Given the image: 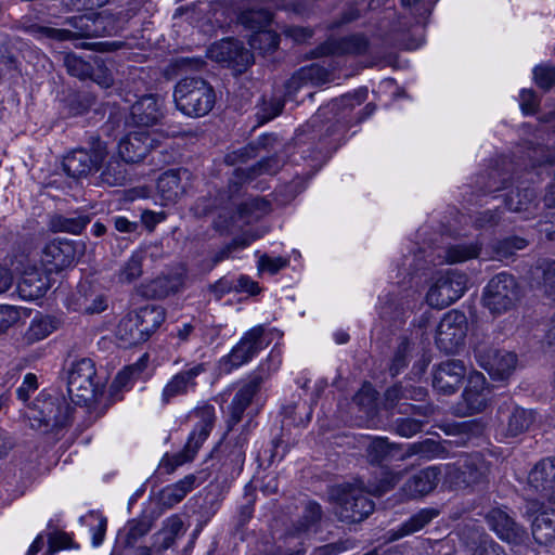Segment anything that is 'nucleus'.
Instances as JSON below:
<instances>
[{
    "instance_id": "obj_5",
    "label": "nucleus",
    "mask_w": 555,
    "mask_h": 555,
    "mask_svg": "<svg viewBox=\"0 0 555 555\" xmlns=\"http://www.w3.org/2000/svg\"><path fill=\"white\" fill-rule=\"evenodd\" d=\"M363 482L343 485L333 491L336 500L335 514L341 521L360 522L374 511V502L367 498Z\"/></svg>"
},
{
    "instance_id": "obj_23",
    "label": "nucleus",
    "mask_w": 555,
    "mask_h": 555,
    "mask_svg": "<svg viewBox=\"0 0 555 555\" xmlns=\"http://www.w3.org/2000/svg\"><path fill=\"white\" fill-rule=\"evenodd\" d=\"M528 483L542 498L555 503V457L538 462L529 473Z\"/></svg>"
},
{
    "instance_id": "obj_21",
    "label": "nucleus",
    "mask_w": 555,
    "mask_h": 555,
    "mask_svg": "<svg viewBox=\"0 0 555 555\" xmlns=\"http://www.w3.org/2000/svg\"><path fill=\"white\" fill-rule=\"evenodd\" d=\"M486 520L489 527L503 541L519 544L527 538V531L502 508L496 507L489 511L486 515Z\"/></svg>"
},
{
    "instance_id": "obj_54",
    "label": "nucleus",
    "mask_w": 555,
    "mask_h": 555,
    "mask_svg": "<svg viewBox=\"0 0 555 555\" xmlns=\"http://www.w3.org/2000/svg\"><path fill=\"white\" fill-rule=\"evenodd\" d=\"M143 256L139 253L133 254L121 267L118 278L122 283H131L142 275Z\"/></svg>"
},
{
    "instance_id": "obj_33",
    "label": "nucleus",
    "mask_w": 555,
    "mask_h": 555,
    "mask_svg": "<svg viewBox=\"0 0 555 555\" xmlns=\"http://www.w3.org/2000/svg\"><path fill=\"white\" fill-rule=\"evenodd\" d=\"M440 512L434 507L422 508L402 522L398 529L388 532L389 541H397L424 529L429 522L439 516Z\"/></svg>"
},
{
    "instance_id": "obj_26",
    "label": "nucleus",
    "mask_w": 555,
    "mask_h": 555,
    "mask_svg": "<svg viewBox=\"0 0 555 555\" xmlns=\"http://www.w3.org/2000/svg\"><path fill=\"white\" fill-rule=\"evenodd\" d=\"M185 284V276L183 273H172L168 275H158L155 279L143 283L139 292L149 299H164L170 295L180 292Z\"/></svg>"
},
{
    "instance_id": "obj_41",
    "label": "nucleus",
    "mask_w": 555,
    "mask_h": 555,
    "mask_svg": "<svg viewBox=\"0 0 555 555\" xmlns=\"http://www.w3.org/2000/svg\"><path fill=\"white\" fill-rule=\"evenodd\" d=\"M505 206L515 212L530 211L537 207V192L533 188L517 189L505 196Z\"/></svg>"
},
{
    "instance_id": "obj_43",
    "label": "nucleus",
    "mask_w": 555,
    "mask_h": 555,
    "mask_svg": "<svg viewBox=\"0 0 555 555\" xmlns=\"http://www.w3.org/2000/svg\"><path fill=\"white\" fill-rule=\"evenodd\" d=\"M443 447L440 442L434 439H425L408 446V448L400 453L398 461H405L414 455L425 459L438 457L443 453Z\"/></svg>"
},
{
    "instance_id": "obj_48",
    "label": "nucleus",
    "mask_w": 555,
    "mask_h": 555,
    "mask_svg": "<svg viewBox=\"0 0 555 555\" xmlns=\"http://www.w3.org/2000/svg\"><path fill=\"white\" fill-rule=\"evenodd\" d=\"M527 245L528 242L525 238L511 236L495 242L492 245V250L496 259L503 260L513 257L517 250L524 249Z\"/></svg>"
},
{
    "instance_id": "obj_61",
    "label": "nucleus",
    "mask_w": 555,
    "mask_h": 555,
    "mask_svg": "<svg viewBox=\"0 0 555 555\" xmlns=\"http://www.w3.org/2000/svg\"><path fill=\"white\" fill-rule=\"evenodd\" d=\"M501 216L498 210H485L478 212L474 218V225L477 229H491L499 224Z\"/></svg>"
},
{
    "instance_id": "obj_6",
    "label": "nucleus",
    "mask_w": 555,
    "mask_h": 555,
    "mask_svg": "<svg viewBox=\"0 0 555 555\" xmlns=\"http://www.w3.org/2000/svg\"><path fill=\"white\" fill-rule=\"evenodd\" d=\"M520 299V288L516 279L502 272L494 275L482 294L483 306L493 315H501L514 309Z\"/></svg>"
},
{
    "instance_id": "obj_18",
    "label": "nucleus",
    "mask_w": 555,
    "mask_h": 555,
    "mask_svg": "<svg viewBox=\"0 0 555 555\" xmlns=\"http://www.w3.org/2000/svg\"><path fill=\"white\" fill-rule=\"evenodd\" d=\"M475 356L480 366L498 379L507 378L515 370L517 356L514 352L492 347L477 346Z\"/></svg>"
},
{
    "instance_id": "obj_56",
    "label": "nucleus",
    "mask_w": 555,
    "mask_h": 555,
    "mask_svg": "<svg viewBox=\"0 0 555 555\" xmlns=\"http://www.w3.org/2000/svg\"><path fill=\"white\" fill-rule=\"evenodd\" d=\"M284 108V102L281 99H271L270 101H263L257 112V118L259 124H264L282 113Z\"/></svg>"
},
{
    "instance_id": "obj_53",
    "label": "nucleus",
    "mask_w": 555,
    "mask_h": 555,
    "mask_svg": "<svg viewBox=\"0 0 555 555\" xmlns=\"http://www.w3.org/2000/svg\"><path fill=\"white\" fill-rule=\"evenodd\" d=\"M55 326L49 318L34 319L28 327L25 337L28 343L39 341L50 335Z\"/></svg>"
},
{
    "instance_id": "obj_58",
    "label": "nucleus",
    "mask_w": 555,
    "mask_h": 555,
    "mask_svg": "<svg viewBox=\"0 0 555 555\" xmlns=\"http://www.w3.org/2000/svg\"><path fill=\"white\" fill-rule=\"evenodd\" d=\"M535 83L544 89L550 90L555 86V66L540 65L533 69Z\"/></svg>"
},
{
    "instance_id": "obj_13",
    "label": "nucleus",
    "mask_w": 555,
    "mask_h": 555,
    "mask_svg": "<svg viewBox=\"0 0 555 555\" xmlns=\"http://www.w3.org/2000/svg\"><path fill=\"white\" fill-rule=\"evenodd\" d=\"M83 253L82 244L68 240H53L44 246L41 261L49 272H59L73 266Z\"/></svg>"
},
{
    "instance_id": "obj_60",
    "label": "nucleus",
    "mask_w": 555,
    "mask_h": 555,
    "mask_svg": "<svg viewBox=\"0 0 555 555\" xmlns=\"http://www.w3.org/2000/svg\"><path fill=\"white\" fill-rule=\"evenodd\" d=\"M72 546V539L65 532H53L48 539V550L46 555H53L57 551Z\"/></svg>"
},
{
    "instance_id": "obj_28",
    "label": "nucleus",
    "mask_w": 555,
    "mask_h": 555,
    "mask_svg": "<svg viewBox=\"0 0 555 555\" xmlns=\"http://www.w3.org/2000/svg\"><path fill=\"white\" fill-rule=\"evenodd\" d=\"M366 461L372 465H382L385 462L397 460L402 453V446L389 442L385 437H367L364 443Z\"/></svg>"
},
{
    "instance_id": "obj_51",
    "label": "nucleus",
    "mask_w": 555,
    "mask_h": 555,
    "mask_svg": "<svg viewBox=\"0 0 555 555\" xmlns=\"http://www.w3.org/2000/svg\"><path fill=\"white\" fill-rule=\"evenodd\" d=\"M152 527H153V521H152V519H150L147 517L130 520L127 524V533L125 537V545L129 546V547L133 546L138 542L139 539H141L142 537H144L145 534H147L150 532Z\"/></svg>"
},
{
    "instance_id": "obj_52",
    "label": "nucleus",
    "mask_w": 555,
    "mask_h": 555,
    "mask_svg": "<svg viewBox=\"0 0 555 555\" xmlns=\"http://www.w3.org/2000/svg\"><path fill=\"white\" fill-rule=\"evenodd\" d=\"M401 478V472L384 470L377 483H370L367 486V493L374 496H382L393 489Z\"/></svg>"
},
{
    "instance_id": "obj_4",
    "label": "nucleus",
    "mask_w": 555,
    "mask_h": 555,
    "mask_svg": "<svg viewBox=\"0 0 555 555\" xmlns=\"http://www.w3.org/2000/svg\"><path fill=\"white\" fill-rule=\"evenodd\" d=\"M198 420L184 448L172 455L166 454L160 463L167 474L173 473L179 466L192 462L204 441L215 426L216 413L212 405H203L194 411Z\"/></svg>"
},
{
    "instance_id": "obj_44",
    "label": "nucleus",
    "mask_w": 555,
    "mask_h": 555,
    "mask_svg": "<svg viewBox=\"0 0 555 555\" xmlns=\"http://www.w3.org/2000/svg\"><path fill=\"white\" fill-rule=\"evenodd\" d=\"M480 251L481 244L478 242L453 244L446 247L444 259L448 263H460L477 258Z\"/></svg>"
},
{
    "instance_id": "obj_27",
    "label": "nucleus",
    "mask_w": 555,
    "mask_h": 555,
    "mask_svg": "<svg viewBox=\"0 0 555 555\" xmlns=\"http://www.w3.org/2000/svg\"><path fill=\"white\" fill-rule=\"evenodd\" d=\"M47 269L37 267L26 268L17 283V292L25 300L41 298L50 288V278Z\"/></svg>"
},
{
    "instance_id": "obj_25",
    "label": "nucleus",
    "mask_w": 555,
    "mask_h": 555,
    "mask_svg": "<svg viewBox=\"0 0 555 555\" xmlns=\"http://www.w3.org/2000/svg\"><path fill=\"white\" fill-rule=\"evenodd\" d=\"M263 333V326L259 325L253 327L243 336L225 360V364H230L227 371L248 362L262 348Z\"/></svg>"
},
{
    "instance_id": "obj_17",
    "label": "nucleus",
    "mask_w": 555,
    "mask_h": 555,
    "mask_svg": "<svg viewBox=\"0 0 555 555\" xmlns=\"http://www.w3.org/2000/svg\"><path fill=\"white\" fill-rule=\"evenodd\" d=\"M105 156L106 147L101 143L90 151L77 149L64 157L63 168L69 177L80 179L96 170Z\"/></svg>"
},
{
    "instance_id": "obj_19",
    "label": "nucleus",
    "mask_w": 555,
    "mask_h": 555,
    "mask_svg": "<svg viewBox=\"0 0 555 555\" xmlns=\"http://www.w3.org/2000/svg\"><path fill=\"white\" fill-rule=\"evenodd\" d=\"M466 373V366L461 360L441 362L433 373V387L439 393L452 395L461 387Z\"/></svg>"
},
{
    "instance_id": "obj_38",
    "label": "nucleus",
    "mask_w": 555,
    "mask_h": 555,
    "mask_svg": "<svg viewBox=\"0 0 555 555\" xmlns=\"http://www.w3.org/2000/svg\"><path fill=\"white\" fill-rule=\"evenodd\" d=\"M196 481L195 475H188L180 481L167 486L159 493V501L165 507H172L180 503L189 492L194 488Z\"/></svg>"
},
{
    "instance_id": "obj_3",
    "label": "nucleus",
    "mask_w": 555,
    "mask_h": 555,
    "mask_svg": "<svg viewBox=\"0 0 555 555\" xmlns=\"http://www.w3.org/2000/svg\"><path fill=\"white\" fill-rule=\"evenodd\" d=\"M73 409L59 396L41 395L31 406L27 416L30 426L42 433H50L66 427L72 420Z\"/></svg>"
},
{
    "instance_id": "obj_15",
    "label": "nucleus",
    "mask_w": 555,
    "mask_h": 555,
    "mask_svg": "<svg viewBox=\"0 0 555 555\" xmlns=\"http://www.w3.org/2000/svg\"><path fill=\"white\" fill-rule=\"evenodd\" d=\"M489 395L486 377L481 373L469 375L462 400L455 405V413L460 416H467L483 412L489 404Z\"/></svg>"
},
{
    "instance_id": "obj_1",
    "label": "nucleus",
    "mask_w": 555,
    "mask_h": 555,
    "mask_svg": "<svg viewBox=\"0 0 555 555\" xmlns=\"http://www.w3.org/2000/svg\"><path fill=\"white\" fill-rule=\"evenodd\" d=\"M173 99L177 108L189 117L207 115L215 106L216 93L212 86L199 77H186L175 87Z\"/></svg>"
},
{
    "instance_id": "obj_57",
    "label": "nucleus",
    "mask_w": 555,
    "mask_h": 555,
    "mask_svg": "<svg viewBox=\"0 0 555 555\" xmlns=\"http://www.w3.org/2000/svg\"><path fill=\"white\" fill-rule=\"evenodd\" d=\"M278 143V138L273 134H264L260 137L257 143H251L248 146L244 147L237 153V157H241L243 160L245 158H251L256 156V150L258 147L262 150L273 149Z\"/></svg>"
},
{
    "instance_id": "obj_34",
    "label": "nucleus",
    "mask_w": 555,
    "mask_h": 555,
    "mask_svg": "<svg viewBox=\"0 0 555 555\" xmlns=\"http://www.w3.org/2000/svg\"><path fill=\"white\" fill-rule=\"evenodd\" d=\"M283 166V162L278 155L262 158L248 168H236L235 176L243 182H248L262 175H275Z\"/></svg>"
},
{
    "instance_id": "obj_59",
    "label": "nucleus",
    "mask_w": 555,
    "mask_h": 555,
    "mask_svg": "<svg viewBox=\"0 0 555 555\" xmlns=\"http://www.w3.org/2000/svg\"><path fill=\"white\" fill-rule=\"evenodd\" d=\"M423 428V422L415 418H398L393 423V430L401 437L410 438L420 433Z\"/></svg>"
},
{
    "instance_id": "obj_14",
    "label": "nucleus",
    "mask_w": 555,
    "mask_h": 555,
    "mask_svg": "<svg viewBox=\"0 0 555 555\" xmlns=\"http://www.w3.org/2000/svg\"><path fill=\"white\" fill-rule=\"evenodd\" d=\"M211 60L225 64L235 73L242 74L254 63L253 53L235 39H223L208 50Z\"/></svg>"
},
{
    "instance_id": "obj_8",
    "label": "nucleus",
    "mask_w": 555,
    "mask_h": 555,
    "mask_svg": "<svg viewBox=\"0 0 555 555\" xmlns=\"http://www.w3.org/2000/svg\"><path fill=\"white\" fill-rule=\"evenodd\" d=\"M95 375L94 363L91 359L83 358L73 363L68 371L67 391L74 403L87 404L95 398Z\"/></svg>"
},
{
    "instance_id": "obj_29",
    "label": "nucleus",
    "mask_w": 555,
    "mask_h": 555,
    "mask_svg": "<svg viewBox=\"0 0 555 555\" xmlns=\"http://www.w3.org/2000/svg\"><path fill=\"white\" fill-rule=\"evenodd\" d=\"M440 475L441 472L436 466L424 468L405 481L402 491L409 498L424 496L437 487Z\"/></svg>"
},
{
    "instance_id": "obj_32",
    "label": "nucleus",
    "mask_w": 555,
    "mask_h": 555,
    "mask_svg": "<svg viewBox=\"0 0 555 555\" xmlns=\"http://www.w3.org/2000/svg\"><path fill=\"white\" fill-rule=\"evenodd\" d=\"M331 80V73L318 65L311 64L309 66L298 69L285 83L286 92L288 94L296 92L302 86L311 83L313 86L324 85Z\"/></svg>"
},
{
    "instance_id": "obj_45",
    "label": "nucleus",
    "mask_w": 555,
    "mask_h": 555,
    "mask_svg": "<svg viewBox=\"0 0 555 555\" xmlns=\"http://www.w3.org/2000/svg\"><path fill=\"white\" fill-rule=\"evenodd\" d=\"M124 160L112 157L101 172V181L109 186L124 185L127 181V169Z\"/></svg>"
},
{
    "instance_id": "obj_49",
    "label": "nucleus",
    "mask_w": 555,
    "mask_h": 555,
    "mask_svg": "<svg viewBox=\"0 0 555 555\" xmlns=\"http://www.w3.org/2000/svg\"><path fill=\"white\" fill-rule=\"evenodd\" d=\"M376 400L377 392L369 384H364L353 397V403L360 411L364 412L367 417H373L375 415Z\"/></svg>"
},
{
    "instance_id": "obj_47",
    "label": "nucleus",
    "mask_w": 555,
    "mask_h": 555,
    "mask_svg": "<svg viewBox=\"0 0 555 555\" xmlns=\"http://www.w3.org/2000/svg\"><path fill=\"white\" fill-rule=\"evenodd\" d=\"M251 49L259 50L267 54L276 50L279 46V35L266 28L256 30L249 38Z\"/></svg>"
},
{
    "instance_id": "obj_62",
    "label": "nucleus",
    "mask_w": 555,
    "mask_h": 555,
    "mask_svg": "<svg viewBox=\"0 0 555 555\" xmlns=\"http://www.w3.org/2000/svg\"><path fill=\"white\" fill-rule=\"evenodd\" d=\"M95 103L94 96L89 93H79L73 96L69 102L70 112L74 115L86 113Z\"/></svg>"
},
{
    "instance_id": "obj_64",
    "label": "nucleus",
    "mask_w": 555,
    "mask_h": 555,
    "mask_svg": "<svg viewBox=\"0 0 555 555\" xmlns=\"http://www.w3.org/2000/svg\"><path fill=\"white\" fill-rule=\"evenodd\" d=\"M322 517L321 506L315 502H309L302 515L301 529L306 530L310 526L317 524Z\"/></svg>"
},
{
    "instance_id": "obj_39",
    "label": "nucleus",
    "mask_w": 555,
    "mask_h": 555,
    "mask_svg": "<svg viewBox=\"0 0 555 555\" xmlns=\"http://www.w3.org/2000/svg\"><path fill=\"white\" fill-rule=\"evenodd\" d=\"M181 534H183V521L178 515H173L167 518L162 530L154 534L155 542L153 547L159 552L165 551L169 548Z\"/></svg>"
},
{
    "instance_id": "obj_42",
    "label": "nucleus",
    "mask_w": 555,
    "mask_h": 555,
    "mask_svg": "<svg viewBox=\"0 0 555 555\" xmlns=\"http://www.w3.org/2000/svg\"><path fill=\"white\" fill-rule=\"evenodd\" d=\"M133 313L139 321V325L149 337L162 325L166 318L165 309L156 305L141 307Z\"/></svg>"
},
{
    "instance_id": "obj_50",
    "label": "nucleus",
    "mask_w": 555,
    "mask_h": 555,
    "mask_svg": "<svg viewBox=\"0 0 555 555\" xmlns=\"http://www.w3.org/2000/svg\"><path fill=\"white\" fill-rule=\"evenodd\" d=\"M271 210L270 203L261 197L249 198L238 206V214L242 218L258 220Z\"/></svg>"
},
{
    "instance_id": "obj_30",
    "label": "nucleus",
    "mask_w": 555,
    "mask_h": 555,
    "mask_svg": "<svg viewBox=\"0 0 555 555\" xmlns=\"http://www.w3.org/2000/svg\"><path fill=\"white\" fill-rule=\"evenodd\" d=\"M205 365L199 363L186 371L176 374L163 390V401L168 403L172 398L183 396L190 388L196 386V377L205 372Z\"/></svg>"
},
{
    "instance_id": "obj_2",
    "label": "nucleus",
    "mask_w": 555,
    "mask_h": 555,
    "mask_svg": "<svg viewBox=\"0 0 555 555\" xmlns=\"http://www.w3.org/2000/svg\"><path fill=\"white\" fill-rule=\"evenodd\" d=\"M65 24L70 29L53 28L30 24L25 30L38 39H51L54 41L76 40L79 38L100 37L105 33V20L101 14L89 13L83 15L67 17Z\"/></svg>"
},
{
    "instance_id": "obj_36",
    "label": "nucleus",
    "mask_w": 555,
    "mask_h": 555,
    "mask_svg": "<svg viewBox=\"0 0 555 555\" xmlns=\"http://www.w3.org/2000/svg\"><path fill=\"white\" fill-rule=\"evenodd\" d=\"M117 336L129 346L138 345L149 339L147 334L143 331L141 325H139V321L133 311L119 321Z\"/></svg>"
},
{
    "instance_id": "obj_7",
    "label": "nucleus",
    "mask_w": 555,
    "mask_h": 555,
    "mask_svg": "<svg viewBox=\"0 0 555 555\" xmlns=\"http://www.w3.org/2000/svg\"><path fill=\"white\" fill-rule=\"evenodd\" d=\"M490 465L480 453L460 459L448 467L447 480L456 489H465L487 480Z\"/></svg>"
},
{
    "instance_id": "obj_63",
    "label": "nucleus",
    "mask_w": 555,
    "mask_h": 555,
    "mask_svg": "<svg viewBox=\"0 0 555 555\" xmlns=\"http://www.w3.org/2000/svg\"><path fill=\"white\" fill-rule=\"evenodd\" d=\"M20 319L18 310L13 306H0V334L8 331Z\"/></svg>"
},
{
    "instance_id": "obj_22",
    "label": "nucleus",
    "mask_w": 555,
    "mask_h": 555,
    "mask_svg": "<svg viewBox=\"0 0 555 555\" xmlns=\"http://www.w3.org/2000/svg\"><path fill=\"white\" fill-rule=\"evenodd\" d=\"M263 377L259 374L253 375L235 393L228 406L229 417L227 420L228 429L231 430L237 425L244 415V412L250 406L253 399L260 390Z\"/></svg>"
},
{
    "instance_id": "obj_9",
    "label": "nucleus",
    "mask_w": 555,
    "mask_h": 555,
    "mask_svg": "<svg viewBox=\"0 0 555 555\" xmlns=\"http://www.w3.org/2000/svg\"><path fill=\"white\" fill-rule=\"evenodd\" d=\"M63 64L70 76L81 80L90 79L102 88H109L114 83L112 72L99 56L83 59L75 53H65Z\"/></svg>"
},
{
    "instance_id": "obj_46",
    "label": "nucleus",
    "mask_w": 555,
    "mask_h": 555,
    "mask_svg": "<svg viewBox=\"0 0 555 555\" xmlns=\"http://www.w3.org/2000/svg\"><path fill=\"white\" fill-rule=\"evenodd\" d=\"M238 21L246 28L259 30L272 22V13L267 9H247L240 14Z\"/></svg>"
},
{
    "instance_id": "obj_37",
    "label": "nucleus",
    "mask_w": 555,
    "mask_h": 555,
    "mask_svg": "<svg viewBox=\"0 0 555 555\" xmlns=\"http://www.w3.org/2000/svg\"><path fill=\"white\" fill-rule=\"evenodd\" d=\"M247 443V435L241 433L233 440H230L223 447L224 453L223 465H229L232 473L240 474L243 470L245 463V446Z\"/></svg>"
},
{
    "instance_id": "obj_10",
    "label": "nucleus",
    "mask_w": 555,
    "mask_h": 555,
    "mask_svg": "<svg viewBox=\"0 0 555 555\" xmlns=\"http://www.w3.org/2000/svg\"><path fill=\"white\" fill-rule=\"evenodd\" d=\"M467 286V276L459 271H447L429 288L426 299L434 308L443 309L462 297Z\"/></svg>"
},
{
    "instance_id": "obj_31",
    "label": "nucleus",
    "mask_w": 555,
    "mask_h": 555,
    "mask_svg": "<svg viewBox=\"0 0 555 555\" xmlns=\"http://www.w3.org/2000/svg\"><path fill=\"white\" fill-rule=\"evenodd\" d=\"M162 117L158 99L154 94L143 95L131 106V119L139 127L154 126Z\"/></svg>"
},
{
    "instance_id": "obj_20",
    "label": "nucleus",
    "mask_w": 555,
    "mask_h": 555,
    "mask_svg": "<svg viewBox=\"0 0 555 555\" xmlns=\"http://www.w3.org/2000/svg\"><path fill=\"white\" fill-rule=\"evenodd\" d=\"M155 143L157 140L151 132L138 129L119 141L118 154L127 164L139 163L155 147Z\"/></svg>"
},
{
    "instance_id": "obj_11",
    "label": "nucleus",
    "mask_w": 555,
    "mask_h": 555,
    "mask_svg": "<svg viewBox=\"0 0 555 555\" xmlns=\"http://www.w3.org/2000/svg\"><path fill=\"white\" fill-rule=\"evenodd\" d=\"M496 420L501 434L506 438H513L531 428L537 421V413L534 410L525 409L508 400L499 405Z\"/></svg>"
},
{
    "instance_id": "obj_35",
    "label": "nucleus",
    "mask_w": 555,
    "mask_h": 555,
    "mask_svg": "<svg viewBox=\"0 0 555 555\" xmlns=\"http://www.w3.org/2000/svg\"><path fill=\"white\" fill-rule=\"evenodd\" d=\"M181 170H168L157 180V190L166 203H176L184 193V186L181 183Z\"/></svg>"
},
{
    "instance_id": "obj_16",
    "label": "nucleus",
    "mask_w": 555,
    "mask_h": 555,
    "mask_svg": "<svg viewBox=\"0 0 555 555\" xmlns=\"http://www.w3.org/2000/svg\"><path fill=\"white\" fill-rule=\"evenodd\" d=\"M526 515L533 517L532 537L539 544L547 545L555 541V508L547 507L543 502L528 499L525 505Z\"/></svg>"
},
{
    "instance_id": "obj_40",
    "label": "nucleus",
    "mask_w": 555,
    "mask_h": 555,
    "mask_svg": "<svg viewBox=\"0 0 555 555\" xmlns=\"http://www.w3.org/2000/svg\"><path fill=\"white\" fill-rule=\"evenodd\" d=\"M90 221V216L85 214L73 216L54 215L50 219L49 227L54 233L66 232L77 235L81 233Z\"/></svg>"
},
{
    "instance_id": "obj_24",
    "label": "nucleus",
    "mask_w": 555,
    "mask_h": 555,
    "mask_svg": "<svg viewBox=\"0 0 555 555\" xmlns=\"http://www.w3.org/2000/svg\"><path fill=\"white\" fill-rule=\"evenodd\" d=\"M369 49V40L364 35L356 34L338 39H328L315 50V56L361 55Z\"/></svg>"
},
{
    "instance_id": "obj_55",
    "label": "nucleus",
    "mask_w": 555,
    "mask_h": 555,
    "mask_svg": "<svg viewBox=\"0 0 555 555\" xmlns=\"http://www.w3.org/2000/svg\"><path fill=\"white\" fill-rule=\"evenodd\" d=\"M143 369L144 365L141 364L140 362L126 366L116 375L111 385V388L114 391H119L124 388H127L132 383V380L139 376Z\"/></svg>"
},
{
    "instance_id": "obj_12",
    "label": "nucleus",
    "mask_w": 555,
    "mask_h": 555,
    "mask_svg": "<svg viewBox=\"0 0 555 555\" xmlns=\"http://www.w3.org/2000/svg\"><path fill=\"white\" fill-rule=\"evenodd\" d=\"M467 319L463 312L452 310L444 314L436 332V345L446 353H453L464 345Z\"/></svg>"
}]
</instances>
